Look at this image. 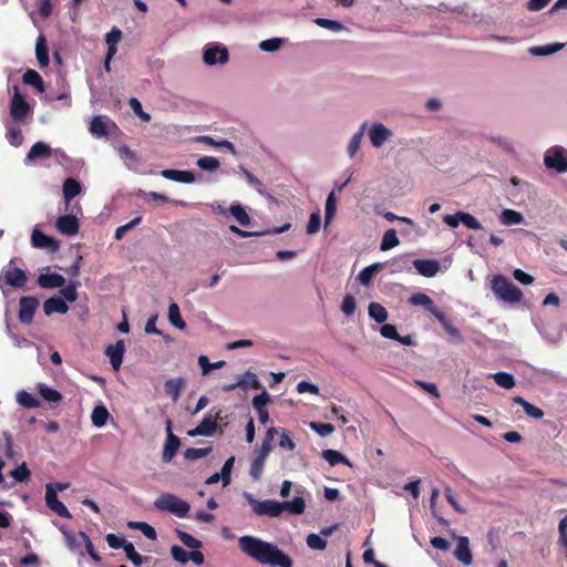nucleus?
Listing matches in <instances>:
<instances>
[{
  "label": "nucleus",
  "instance_id": "f257e3e1",
  "mask_svg": "<svg viewBox=\"0 0 567 567\" xmlns=\"http://www.w3.org/2000/svg\"><path fill=\"white\" fill-rule=\"evenodd\" d=\"M240 550L261 565L271 567H293V560L277 545L258 537L245 535L238 539Z\"/></svg>",
  "mask_w": 567,
  "mask_h": 567
},
{
  "label": "nucleus",
  "instance_id": "f03ea898",
  "mask_svg": "<svg viewBox=\"0 0 567 567\" xmlns=\"http://www.w3.org/2000/svg\"><path fill=\"white\" fill-rule=\"evenodd\" d=\"M252 512L258 516L278 517L282 512L293 515H301L306 509V502L302 497H295L292 501L278 502L272 499L258 501L249 493L244 494Z\"/></svg>",
  "mask_w": 567,
  "mask_h": 567
},
{
  "label": "nucleus",
  "instance_id": "7ed1b4c3",
  "mask_svg": "<svg viewBox=\"0 0 567 567\" xmlns=\"http://www.w3.org/2000/svg\"><path fill=\"white\" fill-rule=\"evenodd\" d=\"M491 289L498 300L506 303L519 302L523 297L520 289L503 275L493 277Z\"/></svg>",
  "mask_w": 567,
  "mask_h": 567
},
{
  "label": "nucleus",
  "instance_id": "20e7f679",
  "mask_svg": "<svg viewBox=\"0 0 567 567\" xmlns=\"http://www.w3.org/2000/svg\"><path fill=\"white\" fill-rule=\"evenodd\" d=\"M154 506L159 511L172 513L179 518L186 517L190 509V506L186 501L168 493L162 494L155 501Z\"/></svg>",
  "mask_w": 567,
  "mask_h": 567
},
{
  "label": "nucleus",
  "instance_id": "39448f33",
  "mask_svg": "<svg viewBox=\"0 0 567 567\" xmlns=\"http://www.w3.org/2000/svg\"><path fill=\"white\" fill-rule=\"evenodd\" d=\"M567 152L561 146L549 148L544 156V163L548 168L555 169L557 173L567 172Z\"/></svg>",
  "mask_w": 567,
  "mask_h": 567
},
{
  "label": "nucleus",
  "instance_id": "423d86ee",
  "mask_svg": "<svg viewBox=\"0 0 567 567\" xmlns=\"http://www.w3.org/2000/svg\"><path fill=\"white\" fill-rule=\"evenodd\" d=\"M463 226L467 227L470 229L480 230L481 234L477 238L474 236L468 237L467 245L472 249H474L476 252L480 251V248L482 246V241L485 239L487 231L482 227L480 221L471 214L463 212Z\"/></svg>",
  "mask_w": 567,
  "mask_h": 567
},
{
  "label": "nucleus",
  "instance_id": "0eeeda50",
  "mask_svg": "<svg viewBox=\"0 0 567 567\" xmlns=\"http://www.w3.org/2000/svg\"><path fill=\"white\" fill-rule=\"evenodd\" d=\"M31 112L29 103L19 92V87L14 86V94L10 104V115L17 122H23Z\"/></svg>",
  "mask_w": 567,
  "mask_h": 567
},
{
  "label": "nucleus",
  "instance_id": "6e6552de",
  "mask_svg": "<svg viewBox=\"0 0 567 567\" xmlns=\"http://www.w3.org/2000/svg\"><path fill=\"white\" fill-rule=\"evenodd\" d=\"M40 302L35 297L24 296L19 300L18 318L21 323L29 324L33 321L34 313Z\"/></svg>",
  "mask_w": 567,
  "mask_h": 567
},
{
  "label": "nucleus",
  "instance_id": "1a4fd4ad",
  "mask_svg": "<svg viewBox=\"0 0 567 567\" xmlns=\"http://www.w3.org/2000/svg\"><path fill=\"white\" fill-rule=\"evenodd\" d=\"M45 503H47V506L52 511L54 512L55 514H58L60 517H63V518H71V513L69 512V509L66 508V506L59 501L58 498V494L52 488V485L51 484H48L47 485V491H45Z\"/></svg>",
  "mask_w": 567,
  "mask_h": 567
},
{
  "label": "nucleus",
  "instance_id": "9d476101",
  "mask_svg": "<svg viewBox=\"0 0 567 567\" xmlns=\"http://www.w3.org/2000/svg\"><path fill=\"white\" fill-rule=\"evenodd\" d=\"M166 432L167 439L164 445L162 457L164 462H171L181 446V441L175 434H173L172 421L169 419L166 420Z\"/></svg>",
  "mask_w": 567,
  "mask_h": 567
},
{
  "label": "nucleus",
  "instance_id": "9b49d317",
  "mask_svg": "<svg viewBox=\"0 0 567 567\" xmlns=\"http://www.w3.org/2000/svg\"><path fill=\"white\" fill-rule=\"evenodd\" d=\"M220 419V412H217L215 419H212L210 416H205L195 429L188 431V435L212 436L217 429V420Z\"/></svg>",
  "mask_w": 567,
  "mask_h": 567
},
{
  "label": "nucleus",
  "instance_id": "f8f14e48",
  "mask_svg": "<svg viewBox=\"0 0 567 567\" xmlns=\"http://www.w3.org/2000/svg\"><path fill=\"white\" fill-rule=\"evenodd\" d=\"M203 59L207 65H214L216 63L224 64L229 59L228 50L219 45L209 47L205 49Z\"/></svg>",
  "mask_w": 567,
  "mask_h": 567
},
{
  "label": "nucleus",
  "instance_id": "ddd939ff",
  "mask_svg": "<svg viewBox=\"0 0 567 567\" xmlns=\"http://www.w3.org/2000/svg\"><path fill=\"white\" fill-rule=\"evenodd\" d=\"M125 353L124 340H117L115 344H110L105 349V355L109 358L112 368L117 371L123 362Z\"/></svg>",
  "mask_w": 567,
  "mask_h": 567
},
{
  "label": "nucleus",
  "instance_id": "4468645a",
  "mask_svg": "<svg viewBox=\"0 0 567 567\" xmlns=\"http://www.w3.org/2000/svg\"><path fill=\"white\" fill-rule=\"evenodd\" d=\"M56 229L65 236H74L79 233L80 224L74 215L60 216L55 221Z\"/></svg>",
  "mask_w": 567,
  "mask_h": 567
},
{
  "label": "nucleus",
  "instance_id": "2eb2a0df",
  "mask_svg": "<svg viewBox=\"0 0 567 567\" xmlns=\"http://www.w3.org/2000/svg\"><path fill=\"white\" fill-rule=\"evenodd\" d=\"M31 241L33 247L37 248H48L51 249L52 251L59 249V241L53 237L45 235L39 229H34L32 231Z\"/></svg>",
  "mask_w": 567,
  "mask_h": 567
},
{
  "label": "nucleus",
  "instance_id": "dca6fc26",
  "mask_svg": "<svg viewBox=\"0 0 567 567\" xmlns=\"http://www.w3.org/2000/svg\"><path fill=\"white\" fill-rule=\"evenodd\" d=\"M413 266L424 277H434L440 270V264L435 259H415Z\"/></svg>",
  "mask_w": 567,
  "mask_h": 567
},
{
  "label": "nucleus",
  "instance_id": "f3484780",
  "mask_svg": "<svg viewBox=\"0 0 567 567\" xmlns=\"http://www.w3.org/2000/svg\"><path fill=\"white\" fill-rule=\"evenodd\" d=\"M370 141L374 147H381L384 142L392 135L391 131L381 123H375L371 126Z\"/></svg>",
  "mask_w": 567,
  "mask_h": 567
},
{
  "label": "nucleus",
  "instance_id": "a211bd4d",
  "mask_svg": "<svg viewBox=\"0 0 567 567\" xmlns=\"http://www.w3.org/2000/svg\"><path fill=\"white\" fill-rule=\"evenodd\" d=\"M161 175L169 181L192 184L195 182V174L190 171H179V169H163Z\"/></svg>",
  "mask_w": 567,
  "mask_h": 567
},
{
  "label": "nucleus",
  "instance_id": "6ab92c4d",
  "mask_svg": "<svg viewBox=\"0 0 567 567\" xmlns=\"http://www.w3.org/2000/svg\"><path fill=\"white\" fill-rule=\"evenodd\" d=\"M38 285L44 289L61 288L65 284V279L62 275L53 274H41L37 279Z\"/></svg>",
  "mask_w": 567,
  "mask_h": 567
},
{
  "label": "nucleus",
  "instance_id": "aec40b11",
  "mask_svg": "<svg viewBox=\"0 0 567 567\" xmlns=\"http://www.w3.org/2000/svg\"><path fill=\"white\" fill-rule=\"evenodd\" d=\"M43 311L47 316H51L53 313L64 315L69 311V306L64 299L60 297H51L44 301Z\"/></svg>",
  "mask_w": 567,
  "mask_h": 567
},
{
  "label": "nucleus",
  "instance_id": "412c9836",
  "mask_svg": "<svg viewBox=\"0 0 567 567\" xmlns=\"http://www.w3.org/2000/svg\"><path fill=\"white\" fill-rule=\"evenodd\" d=\"M82 190L81 184L72 177L64 181L62 186L63 198L65 202V210L68 209L70 202L78 196Z\"/></svg>",
  "mask_w": 567,
  "mask_h": 567
},
{
  "label": "nucleus",
  "instance_id": "4be33fe9",
  "mask_svg": "<svg viewBox=\"0 0 567 567\" xmlns=\"http://www.w3.org/2000/svg\"><path fill=\"white\" fill-rule=\"evenodd\" d=\"M4 279L9 286L16 288H22L27 282L25 272L20 268H11L7 270L4 274Z\"/></svg>",
  "mask_w": 567,
  "mask_h": 567
},
{
  "label": "nucleus",
  "instance_id": "5701e85b",
  "mask_svg": "<svg viewBox=\"0 0 567 567\" xmlns=\"http://www.w3.org/2000/svg\"><path fill=\"white\" fill-rule=\"evenodd\" d=\"M185 386V380L183 378L169 379L164 384L165 393L173 400L177 401L183 388Z\"/></svg>",
  "mask_w": 567,
  "mask_h": 567
},
{
  "label": "nucleus",
  "instance_id": "b1692460",
  "mask_svg": "<svg viewBox=\"0 0 567 567\" xmlns=\"http://www.w3.org/2000/svg\"><path fill=\"white\" fill-rule=\"evenodd\" d=\"M564 47V43L555 42L545 45L530 47L528 52L534 56H548L559 52Z\"/></svg>",
  "mask_w": 567,
  "mask_h": 567
},
{
  "label": "nucleus",
  "instance_id": "393cba45",
  "mask_svg": "<svg viewBox=\"0 0 567 567\" xmlns=\"http://www.w3.org/2000/svg\"><path fill=\"white\" fill-rule=\"evenodd\" d=\"M35 55L41 68L48 66L50 62L47 39L44 35H39L35 44Z\"/></svg>",
  "mask_w": 567,
  "mask_h": 567
},
{
  "label": "nucleus",
  "instance_id": "a878e982",
  "mask_svg": "<svg viewBox=\"0 0 567 567\" xmlns=\"http://www.w3.org/2000/svg\"><path fill=\"white\" fill-rule=\"evenodd\" d=\"M513 403L517 404V405H520L523 408L524 412L526 413V415H528L529 417H533L535 420H539V419H542L544 416L543 410H540L539 408H537L534 404L529 403L523 396H518V395L514 396L513 398Z\"/></svg>",
  "mask_w": 567,
  "mask_h": 567
},
{
  "label": "nucleus",
  "instance_id": "bb28decb",
  "mask_svg": "<svg viewBox=\"0 0 567 567\" xmlns=\"http://www.w3.org/2000/svg\"><path fill=\"white\" fill-rule=\"evenodd\" d=\"M122 40V31L118 28H113L105 34V41L107 43L109 59H113L117 52V44Z\"/></svg>",
  "mask_w": 567,
  "mask_h": 567
},
{
  "label": "nucleus",
  "instance_id": "cd10ccee",
  "mask_svg": "<svg viewBox=\"0 0 567 567\" xmlns=\"http://www.w3.org/2000/svg\"><path fill=\"white\" fill-rule=\"evenodd\" d=\"M22 80L25 84L33 86L39 93H43L45 91L43 79L35 70H27Z\"/></svg>",
  "mask_w": 567,
  "mask_h": 567
},
{
  "label": "nucleus",
  "instance_id": "c85d7f7f",
  "mask_svg": "<svg viewBox=\"0 0 567 567\" xmlns=\"http://www.w3.org/2000/svg\"><path fill=\"white\" fill-rule=\"evenodd\" d=\"M90 132L97 137H105L109 135L107 121L105 116L96 115L92 118L90 124Z\"/></svg>",
  "mask_w": 567,
  "mask_h": 567
},
{
  "label": "nucleus",
  "instance_id": "c756f323",
  "mask_svg": "<svg viewBox=\"0 0 567 567\" xmlns=\"http://www.w3.org/2000/svg\"><path fill=\"white\" fill-rule=\"evenodd\" d=\"M489 378H492L498 386L506 390H511L516 385L515 377L509 372H495L489 374Z\"/></svg>",
  "mask_w": 567,
  "mask_h": 567
},
{
  "label": "nucleus",
  "instance_id": "7c9ffc66",
  "mask_svg": "<svg viewBox=\"0 0 567 567\" xmlns=\"http://www.w3.org/2000/svg\"><path fill=\"white\" fill-rule=\"evenodd\" d=\"M322 457L331 466H336L338 464H344L350 467L352 466V463L350 462V460L346 455H343L342 453H340L339 451H336V450H323Z\"/></svg>",
  "mask_w": 567,
  "mask_h": 567
},
{
  "label": "nucleus",
  "instance_id": "2f4dec72",
  "mask_svg": "<svg viewBox=\"0 0 567 567\" xmlns=\"http://www.w3.org/2000/svg\"><path fill=\"white\" fill-rule=\"evenodd\" d=\"M37 390L43 400L49 403H59L63 399L62 394L58 390L48 386L45 383H39L37 385Z\"/></svg>",
  "mask_w": 567,
  "mask_h": 567
},
{
  "label": "nucleus",
  "instance_id": "473e14b6",
  "mask_svg": "<svg viewBox=\"0 0 567 567\" xmlns=\"http://www.w3.org/2000/svg\"><path fill=\"white\" fill-rule=\"evenodd\" d=\"M369 317L378 323H384L388 320V310L379 302H371L368 307Z\"/></svg>",
  "mask_w": 567,
  "mask_h": 567
},
{
  "label": "nucleus",
  "instance_id": "72a5a7b5",
  "mask_svg": "<svg viewBox=\"0 0 567 567\" xmlns=\"http://www.w3.org/2000/svg\"><path fill=\"white\" fill-rule=\"evenodd\" d=\"M50 155H51L50 146L43 142H37L31 146V148L27 155V158L30 161H33L39 157H49Z\"/></svg>",
  "mask_w": 567,
  "mask_h": 567
},
{
  "label": "nucleus",
  "instance_id": "f704fd0d",
  "mask_svg": "<svg viewBox=\"0 0 567 567\" xmlns=\"http://www.w3.org/2000/svg\"><path fill=\"white\" fill-rule=\"evenodd\" d=\"M381 264H373L371 266L363 268L358 275L359 282L363 286H369L373 277L377 275L378 271L381 270Z\"/></svg>",
  "mask_w": 567,
  "mask_h": 567
},
{
  "label": "nucleus",
  "instance_id": "c9c22d12",
  "mask_svg": "<svg viewBox=\"0 0 567 567\" xmlns=\"http://www.w3.org/2000/svg\"><path fill=\"white\" fill-rule=\"evenodd\" d=\"M110 413L104 405H97L93 409L91 421L94 426L102 427L106 424Z\"/></svg>",
  "mask_w": 567,
  "mask_h": 567
},
{
  "label": "nucleus",
  "instance_id": "e433bc0d",
  "mask_svg": "<svg viewBox=\"0 0 567 567\" xmlns=\"http://www.w3.org/2000/svg\"><path fill=\"white\" fill-rule=\"evenodd\" d=\"M123 550L125 551L127 559H130L132 564L137 567L141 566L143 563L150 561L152 559L151 556H142L141 554H138L131 542L124 546Z\"/></svg>",
  "mask_w": 567,
  "mask_h": 567
},
{
  "label": "nucleus",
  "instance_id": "4c0bfd02",
  "mask_svg": "<svg viewBox=\"0 0 567 567\" xmlns=\"http://www.w3.org/2000/svg\"><path fill=\"white\" fill-rule=\"evenodd\" d=\"M229 213L240 226L247 227L250 224V217L240 204L230 205Z\"/></svg>",
  "mask_w": 567,
  "mask_h": 567
},
{
  "label": "nucleus",
  "instance_id": "58836bf2",
  "mask_svg": "<svg viewBox=\"0 0 567 567\" xmlns=\"http://www.w3.org/2000/svg\"><path fill=\"white\" fill-rule=\"evenodd\" d=\"M524 220L519 212L513 209H504L501 213V223L505 226L518 225Z\"/></svg>",
  "mask_w": 567,
  "mask_h": 567
},
{
  "label": "nucleus",
  "instance_id": "ea45409f",
  "mask_svg": "<svg viewBox=\"0 0 567 567\" xmlns=\"http://www.w3.org/2000/svg\"><path fill=\"white\" fill-rule=\"evenodd\" d=\"M399 243L400 241L396 236L395 229H388L382 237L380 249L382 251L390 250V249L396 247L399 245Z\"/></svg>",
  "mask_w": 567,
  "mask_h": 567
},
{
  "label": "nucleus",
  "instance_id": "a19ab883",
  "mask_svg": "<svg viewBox=\"0 0 567 567\" xmlns=\"http://www.w3.org/2000/svg\"><path fill=\"white\" fill-rule=\"evenodd\" d=\"M168 320L178 329H184L186 327V323L181 316L179 307L175 302L171 303L168 307Z\"/></svg>",
  "mask_w": 567,
  "mask_h": 567
},
{
  "label": "nucleus",
  "instance_id": "79ce46f5",
  "mask_svg": "<svg viewBox=\"0 0 567 567\" xmlns=\"http://www.w3.org/2000/svg\"><path fill=\"white\" fill-rule=\"evenodd\" d=\"M266 460H267L266 456L257 454V456L251 462L250 468H249V474L254 481L260 480Z\"/></svg>",
  "mask_w": 567,
  "mask_h": 567
},
{
  "label": "nucleus",
  "instance_id": "37998d69",
  "mask_svg": "<svg viewBox=\"0 0 567 567\" xmlns=\"http://www.w3.org/2000/svg\"><path fill=\"white\" fill-rule=\"evenodd\" d=\"M127 526L131 529L141 530L143 533V535L148 539H152V540L156 539L157 535H156L155 528L145 522H128Z\"/></svg>",
  "mask_w": 567,
  "mask_h": 567
},
{
  "label": "nucleus",
  "instance_id": "c03bdc74",
  "mask_svg": "<svg viewBox=\"0 0 567 567\" xmlns=\"http://www.w3.org/2000/svg\"><path fill=\"white\" fill-rule=\"evenodd\" d=\"M337 212V198L334 195V190H332L326 200V212H324V224L328 225L333 219Z\"/></svg>",
  "mask_w": 567,
  "mask_h": 567
},
{
  "label": "nucleus",
  "instance_id": "a18cd8bd",
  "mask_svg": "<svg viewBox=\"0 0 567 567\" xmlns=\"http://www.w3.org/2000/svg\"><path fill=\"white\" fill-rule=\"evenodd\" d=\"M409 302L413 306H423L425 307L430 312H431V309H433V307H435L433 300L425 293L423 292H416V293H413L410 299H409Z\"/></svg>",
  "mask_w": 567,
  "mask_h": 567
},
{
  "label": "nucleus",
  "instance_id": "49530a36",
  "mask_svg": "<svg viewBox=\"0 0 567 567\" xmlns=\"http://www.w3.org/2000/svg\"><path fill=\"white\" fill-rule=\"evenodd\" d=\"M365 123H363L360 127V130L351 137L349 145H348V154L350 157H353L358 150L360 148L361 140L364 134L365 130Z\"/></svg>",
  "mask_w": 567,
  "mask_h": 567
},
{
  "label": "nucleus",
  "instance_id": "de8ad7c7",
  "mask_svg": "<svg viewBox=\"0 0 567 567\" xmlns=\"http://www.w3.org/2000/svg\"><path fill=\"white\" fill-rule=\"evenodd\" d=\"M17 400L20 405L28 409H37L40 406L39 400L27 391H20L17 395Z\"/></svg>",
  "mask_w": 567,
  "mask_h": 567
},
{
  "label": "nucleus",
  "instance_id": "09e8293b",
  "mask_svg": "<svg viewBox=\"0 0 567 567\" xmlns=\"http://www.w3.org/2000/svg\"><path fill=\"white\" fill-rule=\"evenodd\" d=\"M178 539L188 548L198 549L202 547V542L193 537L190 534L176 529Z\"/></svg>",
  "mask_w": 567,
  "mask_h": 567
},
{
  "label": "nucleus",
  "instance_id": "8fccbe9b",
  "mask_svg": "<svg viewBox=\"0 0 567 567\" xmlns=\"http://www.w3.org/2000/svg\"><path fill=\"white\" fill-rule=\"evenodd\" d=\"M199 141L205 143L206 145H209V146H213V147H224V148H227L233 154H236V150H235L234 144L231 142L227 141V140H223V141L217 142V141H215L210 136H200Z\"/></svg>",
  "mask_w": 567,
  "mask_h": 567
},
{
  "label": "nucleus",
  "instance_id": "3c124183",
  "mask_svg": "<svg viewBox=\"0 0 567 567\" xmlns=\"http://www.w3.org/2000/svg\"><path fill=\"white\" fill-rule=\"evenodd\" d=\"M197 166L203 171H216L219 168L220 163L216 157L213 156H203L198 158Z\"/></svg>",
  "mask_w": 567,
  "mask_h": 567
},
{
  "label": "nucleus",
  "instance_id": "603ef678",
  "mask_svg": "<svg viewBox=\"0 0 567 567\" xmlns=\"http://www.w3.org/2000/svg\"><path fill=\"white\" fill-rule=\"evenodd\" d=\"M212 452V447H188L184 456L187 460L195 461L207 456Z\"/></svg>",
  "mask_w": 567,
  "mask_h": 567
},
{
  "label": "nucleus",
  "instance_id": "864d4df0",
  "mask_svg": "<svg viewBox=\"0 0 567 567\" xmlns=\"http://www.w3.org/2000/svg\"><path fill=\"white\" fill-rule=\"evenodd\" d=\"M235 463V456H230L226 462L224 463L220 475H221V482L223 486H227L230 484L231 481V470Z\"/></svg>",
  "mask_w": 567,
  "mask_h": 567
},
{
  "label": "nucleus",
  "instance_id": "5fc2aeb1",
  "mask_svg": "<svg viewBox=\"0 0 567 567\" xmlns=\"http://www.w3.org/2000/svg\"><path fill=\"white\" fill-rule=\"evenodd\" d=\"M156 320H157L156 315H154L147 319L146 324H145V332L148 334L162 336L164 338V340L167 342L172 341V338L169 336L163 334V332L156 328Z\"/></svg>",
  "mask_w": 567,
  "mask_h": 567
},
{
  "label": "nucleus",
  "instance_id": "6e6d98bb",
  "mask_svg": "<svg viewBox=\"0 0 567 567\" xmlns=\"http://www.w3.org/2000/svg\"><path fill=\"white\" fill-rule=\"evenodd\" d=\"M10 475L17 481V482H28L30 478V471L25 463H22L21 465L17 466L14 470L10 472Z\"/></svg>",
  "mask_w": 567,
  "mask_h": 567
},
{
  "label": "nucleus",
  "instance_id": "4d7b16f0",
  "mask_svg": "<svg viewBox=\"0 0 567 567\" xmlns=\"http://www.w3.org/2000/svg\"><path fill=\"white\" fill-rule=\"evenodd\" d=\"M306 542L311 549L323 550L327 547V540L317 534H309Z\"/></svg>",
  "mask_w": 567,
  "mask_h": 567
},
{
  "label": "nucleus",
  "instance_id": "13d9d810",
  "mask_svg": "<svg viewBox=\"0 0 567 567\" xmlns=\"http://www.w3.org/2000/svg\"><path fill=\"white\" fill-rule=\"evenodd\" d=\"M128 104L133 112L144 122L151 121V115L144 112L141 102L136 97H131Z\"/></svg>",
  "mask_w": 567,
  "mask_h": 567
},
{
  "label": "nucleus",
  "instance_id": "bf43d9fd",
  "mask_svg": "<svg viewBox=\"0 0 567 567\" xmlns=\"http://www.w3.org/2000/svg\"><path fill=\"white\" fill-rule=\"evenodd\" d=\"M78 282H70L65 287H61V295L63 296L62 299L64 301L74 302L78 299V291H76Z\"/></svg>",
  "mask_w": 567,
  "mask_h": 567
},
{
  "label": "nucleus",
  "instance_id": "052dcab7",
  "mask_svg": "<svg viewBox=\"0 0 567 567\" xmlns=\"http://www.w3.org/2000/svg\"><path fill=\"white\" fill-rule=\"evenodd\" d=\"M316 24L321 27V28H324V29H329V30H332V31H341L344 27L342 23H340L339 21H336V20H330V19H326V18H318L315 20Z\"/></svg>",
  "mask_w": 567,
  "mask_h": 567
},
{
  "label": "nucleus",
  "instance_id": "680f3d73",
  "mask_svg": "<svg viewBox=\"0 0 567 567\" xmlns=\"http://www.w3.org/2000/svg\"><path fill=\"white\" fill-rule=\"evenodd\" d=\"M282 40L279 38H272L264 40L259 43V49L265 52H275L280 49Z\"/></svg>",
  "mask_w": 567,
  "mask_h": 567
},
{
  "label": "nucleus",
  "instance_id": "e2e57ef3",
  "mask_svg": "<svg viewBox=\"0 0 567 567\" xmlns=\"http://www.w3.org/2000/svg\"><path fill=\"white\" fill-rule=\"evenodd\" d=\"M357 308L355 298L352 295H347L343 298L341 310L347 317H351Z\"/></svg>",
  "mask_w": 567,
  "mask_h": 567
},
{
  "label": "nucleus",
  "instance_id": "0e129e2a",
  "mask_svg": "<svg viewBox=\"0 0 567 567\" xmlns=\"http://www.w3.org/2000/svg\"><path fill=\"white\" fill-rule=\"evenodd\" d=\"M310 427L320 436H328L334 431V426L330 423L311 422Z\"/></svg>",
  "mask_w": 567,
  "mask_h": 567
},
{
  "label": "nucleus",
  "instance_id": "69168bd1",
  "mask_svg": "<svg viewBox=\"0 0 567 567\" xmlns=\"http://www.w3.org/2000/svg\"><path fill=\"white\" fill-rule=\"evenodd\" d=\"M171 555L174 560L181 564H186L189 560L188 551L178 545H173L171 547Z\"/></svg>",
  "mask_w": 567,
  "mask_h": 567
},
{
  "label": "nucleus",
  "instance_id": "338daca9",
  "mask_svg": "<svg viewBox=\"0 0 567 567\" xmlns=\"http://www.w3.org/2000/svg\"><path fill=\"white\" fill-rule=\"evenodd\" d=\"M278 444L285 450L293 451L296 449V443L292 441L289 431L286 429H280V440Z\"/></svg>",
  "mask_w": 567,
  "mask_h": 567
},
{
  "label": "nucleus",
  "instance_id": "774afa93",
  "mask_svg": "<svg viewBox=\"0 0 567 567\" xmlns=\"http://www.w3.org/2000/svg\"><path fill=\"white\" fill-rule=\"evenodd\" d=\"M105 540L107 545L113 549H124V546L130 543L125 538L117 536L115 534H107Z\"/></svg>",
  "mask_w": 567,
  "mask_h": 567
}]
</instances>
